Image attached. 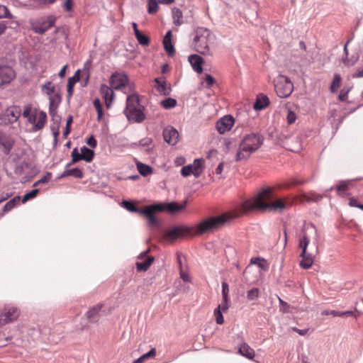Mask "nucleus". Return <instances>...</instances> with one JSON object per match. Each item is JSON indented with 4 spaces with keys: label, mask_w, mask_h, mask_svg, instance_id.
Wrapping results in <instances>:
<instances>
[{
    "label": "nucleus",
    "mask_w": 363,
    "mask_h": 363,
    "mask_svg": "<svg viewBox=\"0 0 363 363\" xmlns=\"http://www.w3.org/2000/svg\"><path fill=\"white\" fill-rule=\"evenodd\" d=\"M274 198L271 188L264 189L255 199L243 201L236 211L225 213L218 216H211L200 222L196 226V234L202 235L216 231L231 220L255 209L281 212L290 205L287 201L281 199L274 201Z\"/></svg>",
    "instance_id": "f257e3e1"
},
{
    "label": "nucleus",
    "mask_w": 363,
    "mask_h": 363,
    "mask_svg": "<svg viewBox=\"0 0 363 363\" xmlns=\"http://www.w3.org/2000/svg\"><path fill=\"white\" fill-rule=\"evenodd\" d=\"M314 238L315 239V254L318 253V231L314 225L311 223H308L305 225L301 233L299 235V247L301 248L302 251L300 255L301 257V261L300 262V267L303 269H309L314 262V257L312 252H308L307 251V247L308 246L310 240L311 238Z\"/></svg>",
    "instance_id": "f03ea898"
},
{
    "label": "nucleus",
    "mask_w": 363,
    "mask_h": 363,
    "mask_svg": "<svg viewBox=\"0 0 363 363\" xmlns=\"http://www.w3.org/2000/svg\"><path fill=\"white\" fill-rule=\"evenodd\" d=\"M262 144V138L259 134L246 135L241 140L235 155V161L247 159L252 153L259 149Z\"/></svg>",
    "instance_id": "7ed1b4c3"
},
{
    "label": "nucleus",
    "mask_w": 363,
    "mask_h": 363,
    "mask_svg": "<svg viewBox=\"0 0 363 363\" xmlns=\"http://www.w3.org/2000/svg\"><path fill=\"white\" fill-rule=\"evenodd\" d=\"M214 40L215 36L208 29L199 28L196 31L193 45L196 52L211 56L213 55L211 46Z\"/></svg>",
    "instance_id": "20e7f679"
},
{
    "label": "nucleus",
    "mask_w": 363,
    "mask_h": 363,
    "mask_svg": "<svg viewBox=\"0 0 363 363\" xmlns=\"http://www.w3.org/2000/svg\"><path fill=\"white\" fill-rule=\"evenodd\" d=\"M122 206L130 212L138 213L145 216L148 220V225L150 226L156 227L157 225L158 222L155 216H154V211L156 209H161V207L159 205H149L143 209H139L133 202L123 201L122 202Z\"/></svg>",
    "instance_id": "39448f33"
},
{
    "label": "nucleus",
    "mask_w": 363,
    "mask_h": 363,
    "mask_svg": "<svg viewBox=\"0 0 363 363\" xmlns=\"http://www.w3.org/2000/svg\"><path fill=\"white\" fill-rule=\"evenodd\" d=\"M22 115L32 125L33 132L38 131L45 126L47 115L44 111L38 113L35 110L33 111L30 106H26Z\"/></svg>",
    "instance_id": "423d86ee"
},
{
    "label": "nucleus",
    "mask_w": 363,
    "mask_h": 363,
    "mask_svg": "<svg viewBox=\"0 0 363 363\" xmlns=\"http://www.w3.org/2000/svg\"><path fill=\"white\" fill-rule=\"evenodd\" d=\"M274 89L277 96L280 98L289 96L293 90L294 85L291 80L284 75H279L274 80Z\"/></svg>",
    "instance_id": "0eeeda50"
},
{
    "label": "nucleus",
    "mask_w": 363,
    "mask_h": 363,
    "mask_svg": "<svg viewBox=\"0 0 363 363\" xmlns=\"http://www.w3.org/2000/svg\"><path fill=\"white\" fill-rule=\"evenodd\" d=\"M21 116V108L18 106L8 108L3 113L0 114V125H6L13 123Z\"/></svg>",
    "instance_id": "6e6552de"
},
{
    "label": "nucleus",
    "mask_w": 363,
    "mask_h": 363,
    "mask_svg": "<svg viewBox=\"0 0 363 363\" xmlns=\"http://www.w3.org/2000/svg\"><path fill=\"white\" fill-rule=\"evenodd\" d=\"M191 232V228L179 225L174 227L164 233V237L169 242H173L179 238L187 235Z\"/></svg>",
    "instance_id": "1a4fd4ad"
},
{
    "label": "nucleus",
    "mask_w": 363,
    "mask_h": 363,
    "mask_svg": "<svg viewBox=\"0 0 363 363\" xmlns=\"http://www.w3.org/2000/svg\"><path fill=\"white\" fill-rule=\"evenodd\" d=\"M20 315L19 310L14 306H6L4 311L0 313V325L9 323L18 318Z\"/></svg>",
    "instance_id": "9d476101"
},
{
    "label": "nucleus",
    "mask_w": 363,
    "mask_h": 363,
    "mask_svg": "<svg viewBox=\"0 0 363 363\" xmlns=\"http://www.w3.org/2000/svg\"><path fill=\"white\" fill-rule=\"evenodd\" d=\"M16 77V72L9 65L0 64V87L10 84Z\"/></svg>",
    "instance_id": "9b49d317"
},
{
    "label": "nucleus",
    "mask_w": 363,
    "mask_h": 363,
    "mask_svg": "<svg viewBox=\"0 0 363 363\" xmlns=\"http://www.w3.org/2000/svg\"><path fill=\"white\" fill-rule=\"evenodd\" d=\"M128 82V77L124 73H113L110 79L111 87L116 90L125 87Z\"/></svg>",
    "instance_id": "f8f14e48"
},
{
    "label": "nucleus",
    "mask_w": 363,
    "mask_h": 363,
    "mask_svg": "<svg viewBox=\"0 0 363 363\" xmlns=\"http://www.w3.org/2000/svg\"><path fill=\"white\" fill-rule=\"evenodd\" d=\"M143 108V106H139L137 108L124 110V113L129 121L141 123L145 118Z\"/></svg>",
    "instance_id": "ddd939ff"
},
{
    "label": "nucleus",
    "mask_w": 363,
    "mask_h": 363,
    "mask_svg": "<svg viewBox=\"0 0 363 363\" xmlns=\"http://www.w3.org/2000/svg\"><path fill=\"white\" fill-rule=\"evenodd\" d=\"M55 21L52 17H49L41 22H35L32 24V30L38 34H43L54 26Z\"/></svg>",
    "instance_id": "4468645a"
},
{
    "label": "nucleus",
    "mask_w": 363,
    "mask_h": 363,
    "mask_svg": "<svg viewBox=\"0 0 363 363\" xmlns=\"http://www.w3.org/2000/svg\"><path fill=\"white\" fill-rule=\"evenodd\" d=\"M233 124V118L230 116H225L218 121L216 128L220 134H224L231 129Z\"/></svg>",
    "instance_id": "2eb2a0df"
},
{
    "label": "nucleus",
    "mask_w": 363,
    "mask_h": 363,
    "mask_svg": "<svg viewBox=\"0 0 363 363\" xmlns=\"http://www.w3.org/2000/svg\"><path fill=\"white\" fill-rule=\"evenodd\" d=\"M155 205H159L161 209H156L154 211V215L158 211H168L171 213H174L184 208L186 206V201L183 204H178L176 202H169L164 203H155Z\"/></svg>",
    "instance_id": "dca6fc26"
},
{
    "label": "nucleus",
    "mask_w": 363,
    "mask_h": 363,
    "mask_svg": "<svg viewBox=\"0 0 363 363\" xmlns=\"http://www.w3.org/2000/svg\"><path fill=\"white\" fill-rule=\"evenodd\" d=\"M179 136L178 131L173 127L168 126L163 130L164 140L170 145H174L178 143Z\"/></svg>",
    "instance_id": "f3484780"
},
{
    "label": "nucleus",
    "mask_w": 363,
    "mask_h": 363,
    "mask_svg": "<svg viewBox=\"0 0 363 363\" xmlns=\"http://www.w3.org/2000/svg\"><path fill=\"white\" fill-rule=\"evenodd\" d=\"M100 93L105 100L107 108H109L114 97L113 88L108 87L106 84H101L100 86Z\"/></svg>",
    "instance_id": "a211bd4d"
},
{
    "label": "nucleus",
    "mask_w": 363,
    "mask_h": 363,
    "mask_svg": "<svg viewBox=\"0 0 363 363\" xmlns=\"http://www.w3.org/2000/svg\"><path fill=\"white\" fill-rule=\"evenodd\" d=\"M102 306V304H98L91 308L86 312V318L89 322L95 323L98 321L99 318L103 315L101 311Z\"/></svg>",
    "instance_id": "6ab92c4d"
},
{
    "label": "nucleus",
    "mask_w": 363,
    "mask_h": 363,
    "mask_svg": "<svg viewBox=\"0 0 363 363\" xmlns=\"http://www.w3.org/2000/svg\"><path fill=\"white\" fill-rule=\"evenodd\" d=\"M155 82L157 84L155 88L160 95L167 96L171 93V86L167 84L166 80L162 78L155 79Z\"/></svg>",
    "instance_id": "aec40b11"
},
{
    "label": "nucleus",
    "mask_w": 363,
    "mask_h": 363,
    "mask_svg": "<svg viewBox=\"0 0 363 363\" xmlns=\"http://www.w3.org/2000/svg\"><path fill=\"white\" fill-rule=\"evenodd\" d=\"M13 145V140L11 138L4 135L0 130V148L2 149L4 153L9 154Z\"/></svg>",
    "instance_id": "412c9836"
},
{
    "label": "nucleus",
    "mask_w": 363,
    "mask_h": 363,
    "mask_svg": "<svg viewBox=\"0 0 363 363\" xmlns=\"http://www.w3.org/2000/svg\"><path fill=\"white\" fill-rule=\"evenodd\" d=\"M189 62L193 67V69L197 73H201L203 71L202 64L203 58L198 55H191L189 57Z\"/></svg>",
    "instance_id": "4be33fe9"
},
{
    "label": "nucleus",
    "mask_w": 363,
    "mask_h": 363,
    "mask_svg": "<svg viewBox=\"0 0 363 363\" xmlns=\"http://www.w3.org/2000/svg\"><path fill=\"white\" fill-rule=\"evenodd\" d=\"M79 72H80V70L78 69L72 77H71L68 79V82H67V100H68V101H69V100L73 94L74 84L77 82L79 81V79H80Z\"/></svg>",
    "instance_id": "5701e85b"
},
{
    "label": "nucleus",
    "mask_w": 363,
    "mask_h": 363,
    "mask_svg": "<svg viewBox=\"0 0 363 363\" xmlns=\"http://www.w3.org/2000/svg\"><path fill=\"white\" fill-rule=\"evenodd\" d=\"M191 166L194 170V176L196 178H198L203 172L204 167V160L202 158L195 159L193 164H191Z\"/></svg>",
    "instance_id": "b1692460"
},
{
    "label": "nucleus",
    "mask_w": 363,
    "mask_h": 363,
    "mask_svg": "<svg viewBox=\"0 0 363 363\" xmlns=\"http://www.w3.org/2000/svg\"><path fill=\"white\" fill-rule=\"evenodd\" d=\"M139 106H140L138 96L137 94H133L128 96V97L126 99V106H125V110L137 108Z\"/></svg>",
    "instance_id": "393cba45"
},
{
    "label": "nucleus",
    "mask_w": 363,
    "mask_h": 363,
    "mask_svg": "<svg viewBox=\"0 0 363 363\" xmlns=\"http://www.w3.org/2000/svg\"><path fill=\"white\" fill-rule=\"evenodd\" d=\"M239 353L242 356L252 359L254 357V350L246 343H242L239 347Z\"/></svg>",
    "instance_id": "a878e982"
},
{
    "label": "nucleus",
    "mask_w": 363,
    "mask_h": 363,
    "mask_svg": "<svg viewBox=\"0 0 363 363\" xmlns=\"http://www.w3.org/2000/svg\"><path fill=\"white\" fill-rule=\"evenodd\" d=\"M154 261L153 257H148L143 262H136V269L138 272H146Z\"/></svg>",
    "instance_id": "bb28decb"
},
{
    "label": "nucleus",
    "mask_w": 363,
    "mask_h": 363,
    "mask_svg": "<svg viewBox=\"0 0 363 363\" xmlns=\"http://www.w3.org/2000/svg\"><path fill=\"white\" fill-rule=\"evenodd\" d=\"M74 177L75 178H82L83 172L79 168L66 169L60 176V178L65 177Z\"/></svg>",
    "instance_id": "cd10ccee"
},
{
    "label": "nucleus",
    "mask_w": 363,
    "mask_h": 363,
    "mask_svg": "<svg viewBox=\"0 0 363 363\" xmlns=\"http://www.w3.org/2000/svg\"><path fill=\"white\" fill-rule=\"evenodd\" d=\"M269 99L264 95L258 96L256 102L254 104V108L256 110L264 109L269 104Z\"/></svg>",
    "instance_id": "c85d7f7f"
},
{
    "label": "nucleus",
    "mask_w": 363,
    "mask_h": 363,
    "mask_svg": "<svg viewBox=\"0 0 363 363\" xmlns=\"http://www.w3.org/2000/svg\"><path fill=\"white\" fill-rule=\"evenodd\" d=\"M81 154L82 160H84L86 162H90L94 157V152L86 146L81 147Z\"/></svg>",
    "instance_id": "c756f323"
},
{
    "label": "nucleus",
    "mask_w": 363,
    "mask_h": 363,
    "mask_svg": "<svg viewBox=\"0 0 363 363\" xmlns=\"http://www.w3.org/2000/svg\"><path fill=\"white\" fill-rule=\"evenodd\" d=\"M358 179H359L340 181L339 184L336 186L335 189L338 192L344 193L353 181H356Z\"/></svg>",
    "instance_id": "7c9ffc66"
},
{
    "label": "nucleus",
    "mask_w": 363,
    "mask_h": 363,
    "mask_svg": "<svg viewBox=\"0 0 363 363\" xmlns=\"http://www.w3.org/2000/svg\"><path fill=\"white\" fill-rule=\"evenodd\" d=\"M341 76L340 74H335L333 80L330 85V91L333 93L337 91L341 84Z\"/></svg>",
    "instance_id": "2f4dec72"
},
{
    "label": "nucleus",
    "mask_w": 363,
    "mask_h": 363,
    "mask_svg": "<svg viewBox=\"0 0 363 363\" xmlns=\"http://www.w3.org/2000/svg\"><path fill=\"white\" fill-rule=\"evenodd\" d=\"M137 168L139 173L143 176H147L149 174L152 172V169L150 166L145 164L142 162H138L137 164Z\"/></svg>",
    "instance_id": "473e14b6"
},
{
    "label": "nucleus",
    "mask_w": 363,
    "mask_h": 363,
    "mask_svg": "<svg viewBox=\"0 0 363 363\" xmlns=\"http://www.w3.org/2000/svg\"><path fill=\"white\" fill-rule=\"evenodd\" d=\"M50 104H49V112H52V108H57L58 103L61 100V97L59 94H56L55 96H50L49 97Z\"/></svg>",
    "instance_id": "72a5a7b5"
},
{
    "label": "nucleus",
    "mask_w": 363,
    "mask_h": 363,
    "mask_svg": "<svg viewBox=\"0 0 363 363\" xmlns=\"http://www.w3.org/2000/svg\"><path fill=\"white\" fill-rule=\"evenodd\" d=\"M161 106L165 109H170L176 106L177 101L172 98H167L160 102Z\"/></svg>",
    "instance_id": "f704fd0d"
},
{
    "label": "nucleus",
    "mask_w": 363,
    "mask_h": 363,
    "mask_svg": "<svg viewBox=\"0 0 363 363\" xmlns=\"http://www.w3.org/2000/svg\"><path fill=\"white\" fill-rule=\"evenodd\" d=\"M56 109L57 108H52V112H50V114L52 117H55L56 118V121H57V128H56L55 130L54 129H52L53 135H54L55 141H57V137H58V135L60 134L59 128H60V117L58 115L56 114Z\"/></svg>",
    "instance_id": "c9c22d12"
},
{
    "label": "nucleus",
    "mask_w": 363,
    "mask_h": 363,
    "mask_svg": "<svg viewBox=\"0 0 363 363\" xmlns=\"http://www.w3.org/2000/svg\"><path fill=\"white\" fill-rule=\"evenodd\" d=\"M164 48L166 50L167 55L170 57L173 56L175 53L174 47L172 43V40H163Z\"/></svg>",
    "instance_id": "e433bc0d"
},
{
    "label": "nucleus",
    "mask_w": 363,
    "mask_h": 363,
    "mask_svg": "<svg viewBox=\"0 0 363 363\" xmlns=\"http://www.w3.org/2000/svg\"><path fill=\"white\" fill-rule=\"evenodd\" d=\"M135 38L141 45L147 46L150 44V39L148 37L143 35L140 32H137Z\"/></svg>",
    "instance_id": "4c0bfd02"
},
{
    "label": "nucleus",
    "mask_w": 363,
    "mask_h": 363,
    "mask_svg": "<svg viewBox=\"0 0 363 363\" xmlns=\"http://www.w3.org/2000/svg\"><path fill=\"white\" fill-rule=\"evenodd\" d=\"M259 291L257 288H252L249 290L247 294V298L248 301L257 300L259 297Z\"/></svg>",
    "instance_id": "58836bf2"
},
{
    "label": "nucleus",
    "mask_w": 363,
    "mask_h": 363,
    "mask_svg": "<svg viewBox=\"0 0 363 363\" xmlns=\"http://www.w3.org/2000/svg\"><path fill=\"white\" fill-rule=\"evenodd\" d=\"M42 91L50 97L55 91V86L52 85L51 82H48L46 84L43 85Z\"/></svg>",
    "instance_id": "ea45409f"
},
{
    "label": "nucleus",
    "mask_w": 363,
    "mask_h": 363,
    "mask_svg": "<svg viewBox=\"0 0 363 363\" xmlns=\"http://www.w3.org/2000/svg\"><path fill=\"white\" fill-rule=\"evenodd\" d=\"M225 253L228 259H233L236 255V250L233 246L228 245L225 246Z\"/></svg>",
    "instance_id": "a19ab883"
},
{
    "label": "nucleus",
    "mask_w": 363,
    "mask_h": 363,
    "mask_svg": "<svg viewBox=\"0 0 363 363\" xmlns=\"http://www.w3.org/2000/svg\"><path fill=\"white\" fill-rule=\"evenodd\" d=\"M158 0H148V13L153 14L157 12L158 9Z\"/></svg>",
    "instance_id": "79ce46f5"
},
{
    "label": "nucleus",
    "mask_w": 363,
    "mask_h": 363,
    "mask_svg": "<svg viewBox=\"0 0 363 363\" xmlns=\"http://www.w3.org/2000/svg\"><path fill=\"white\" fill-rule=\"evenodd\" d=\"M38 192H39V189H35L26 193L22 199V203H25L26 201H29L30 199L35 198L37 196Z\"/></svg>",
    "instance_id": "37998d69"
},
{
    "label": "nucleus",
    "mask_w": 363,
    "mask_h": 363,
    "mask_svg": "<svg viewBox=\"0 0 363 363\" xmlns=\"http://www.w3.org/2000/svg\"><path fill=\"white\" fill-rule=\"evenodd\" d=\"M13 16L6 6L0 4V18H12Z\"/></svg>",
    "instance_id": "c03bdc74"
},
{
    "label": "nucleus",
    "mask_w": 363,
    "mask_h": 363,
    "mask_svg": "<svg viewBox=\"0 0 363 363\" xmlns=\"http://www.w3.org/2000/svg\"><path fill=\"white\" fill-rule=\"evenodd\" d=\"M174 23L177 26H180L182 23L181 19L182 18V13L179 9H177L173 12Z\"/></svg>",
    "instance_id": "a18cd8bd"
},
{
    "label": "nucleus",
    "mask_w": 363,
    "mask_h": 363,
    "mask_svg": "<svg viewBox=\"0 0 363 363\" xmlns=\"http://www.w3.org/2000/svg\"><path fill=\"white\" fill-rule=\"evenodd\" d=\"M51 177H52V174L50 172H47L45 175H44L40 179L36 181L33 184V186H36L40 184L47 183L50 180Z\"/></svg>",
    "instance_id": "49530a36"
},
{
    "label": "nucleus",
    "mask_w": 363,
    "mask_h": 363,
    "mask_svg": "<svg viewBox=\"0 0 363 363\" xmlns=\"http://www.w3.org/2000/svg\"><path fill=\"white\" fill-rule=\"evenodd\" d=\"M94 106L97 112L98 119H100L102 117L103 111H102V106L101 104V101L99 99H95L94 100Z\"/></svg>",
    "instance_id": "de8ad7c7"
},
{
    "label": "nucleus",
    "mask_w": 363,
    "mask_h": 363,
    "mask_svg": "<svg viewBox=\"0 0 363 363\" xmlns=\"http://www.w3.org/2000/svg\"><path fill=\"white\" fill-rule=\"evenodd\" d=\"M178 262L180 265V278L185 282H190L191 279L189 276V274L183 271L182 266V260L181 258L178 257Z\"/></svg>",
    "instance_id": "09e8293b"
},
{
    "label": "nucleus",
    "mask_w": 363,
    "mask_h": 363,
    "mask_svg": "<svg viewBox=\"0 0 363 363\" xmlns=\"http://www.w3.org/2000/svg\"><path fill=\"white\" fill-rule=\"evenodd\" d=\"M181 174L184 177H189L191 174L194 175V170L191 164L184 166L181 169Z\"/></svg>",
    "instance_id": "8fccbe9b"
},
{
    "label": "nucleus",
    "mask_w": 363,
    "mask_h": 363,
    "mask_svg": "<svg viewBox=\"0 0 363 363\" xmlns=\"http://www.w3.org/2000/svg\"><path fill=\"white\" fill-rule=\"evenodd\" d=\"M358 59V56H352L350 59H349L347 57H345V58H343L342 62L346 66L349 67L354 65L357 62Z\"/></svg>",
    "instance_id": "3c124183"
},
{
    "label": "nucleus",
    "mask_w": 363,
    "mask_h": 363,
    "mask_svg": "<svg viewBox=\"0 0 363 363\" xmlns=\"http://www.w3.org/2000/svg\"><path fill=\"white\" fill-rule=\"evenodd\" d=\"M214 315L216 316V321L217 324L221 325L223 323V316L222 312L220 311V308L215 309Z\"/></svg>",
    "instance_id": "603ef678"
},
{
    "label": "nucleus",
    "mask_w": 363,
    "mask_h": 363,
    "mask_svg": "<svg viewBox=\"0 0 363 363\" xmlns=\"http://www.w3.org/2000/svg\"><path fill=\"white\" fill-rule=\"evenodd\" d=\"M72 163H76L77 162L82 160V154L78 152L77 148H74L72 152Z\"/></svg>",
    "instance_id": "864d4df0"
},
{
    "label": "nucleus",
    "mask_w": 363,
    "mask_h": 363,
    "mask_svg": "<svg viewBox=\"0 0 363 363\" xmlns=\"http://www.w3.org/2000/svg\"><path fill=\"white\" fill-rule=\"evenodd\" d=\"M296 120V114L292 111L289 110L286 116V121L289 124H293Z\"/></svg>",
    "instance_id": "5fc2aeb1"
},
{
    "label": "nucleus",
    "mask_w": 363,
    "mask_h": 363,
    "mask_svg": "<svg viewBox=\"0 0 363 363\" xmlns=\"http://www.w3.org/2000/svg\"><path fill=\"white\" fill-rule=\"evenodd\" d=\"M229 287L225 282L222 283V296L223 299L228 298Z\"/></svg>",
    "instance_id": "6e6d98bb"
},
{
    "label": "nucleus",
    "mask_w": 363,
    "mask_h": 363,
    "mask_svg": "<svg viewBox=\"0 0 363 363\" xmlns=\"http://www.w3.org/2000/svg\"><path fill=\"white\" fill-rule=\"evenodd\" d=\"M279 303H280V311H281L284 313L289 312V304L286 302L284 301L279 297Z\"/></svg>",
    "instance_id": "4d7b16f0"
},
{
    "label": "nucleus",
    "mask_w": 363,
    "mask_h": 363,
    "mask_svg": "<svg viewBox=\"0 0 363 363\" xmlns=\"http://www.w3.org/2000/svg\"><path fill=\"white\" fill-rule=\"evenodd\" d=\"M152 140L150 138H145L141 139L138 142V145L141 147L149 146L152 143Z\"/></svg>",
    "instance_id": "13d9d810"
},
{
    "label": "nucleus",
    "mask_w": 363,
    "mask_h": 363,
    "mask_svg": "<svg viewBox=\"0 0 363 363\" xmlns=\"http://www.w3.org/2000/svg\"><path fill=\"white\" fill-rule=\"evenodd\" d=\"M206 87L212 86L215 82L213 77L210 74H206L204 79Z\"/></svg>",
    "instance_id": "bf43d9fd"
},
{
    "label": "nucleus",
    "mask_w": 363,
    "mask_h": 363,
    "mask_svg": "<svg viewBox=\"0 0 363 363\" xmlns=\"http://www.w3.org/2000/svg\"><path fill=\"white\" fill-rule=\"evenodd\" d=\"M13 208H15V206H14V203H13V201H11V200L9 201H8L4 206V208H3V211L4 213H7L9 211H10L11 209H13Z\"/></svg>",
    "instance_id": "052dcab7"
},
{
    "label": "nucleus",
    "mask_w": 363,
    "mask_h": 363,
    "mask_svg": "<svg viewBox=\"0 0 363 363\" xmlns=\"http://www.w3.org/2000/svg\"><path fill=\"white\" fill-rule=\"evenodd\" d=\"M217 308H220V311H226L228 309V298L223 299L222 303L218 305Z\"/></svg>",
    "instance_id": "680f3d73"
},
{
    "label": "nucleus",
    "mask_w": 363,
    "mask_h": 363,
    "mask_svg": "<svg viewBox=\"0 0 363 363\" xmlns=\"http://www.w3.org/2000/svg\"><path fill=\"white\" fill-rule=\"evenodd\" d=\"M86 143L89 146H90L92 148H95L97 145L96 140L95 139V138L93 135H91L88 138Z\"/></svg>",
    "instance_id": "e2e57ef3"
},
{
    "label": "nucleus",
    "mask_w": 363,
    "mask_h": 363,
    "mask_svg": "<svg viewBox=\"0 0 363 363\" xmlns=\"http://www.w3.org/2000/svg\"><path fill=\"white\" fill-rule=\"evenodd\" d=\"M322 315H331L334 317L340 316V311H324L322 312Z\"/></svg>",
    "instance_id": "0e129e2a"
},
{
    "label": "nucleus",
    "mask_w": 363,
    "mask_h": 363,
    "mask_svg": "<svg viewBox=\"0 0 363 363\" xmlns=\"http://www.w3.org/2000/svg\"><path fill=\"white\" fill-rule=\"evenodd\" d=\"M156 355V350L155 348H152L149 352L143 354V357L145 359H148L150 357H154Z\"/></svg>",
    "instance_id": "69168bd1"
},
{
    "label": "nucleus",
    "mask_w": 363,
    "mask_h": 363,
    "mask_svg": "<svg viewBox=\"0 0 363 363\" xmlns=\"http://www.w3.org/2000/svg\"><path fill=\"white\" fill-rule=\"evenodd\" d=\"M64 9L67 11H69L72 8V0H66L63 4Z\"/></svg>",
    "instance_id": "338daca9"
},
{
    "label": "nucleus",
    "mask_w": 363,
    "mask_h": 363,
    "mask_svg": "<svg viewBox=\"0 0 363 363\" xmlns=\"http://www.w3.org/2000/svg\"><path fill=\"white\" fill-rule=\"evenodd\" d=\"M348 90L347 91H345V90H341L340 93V95H339V99L340 101H345L347 100V95H348Z\"/></svg>",
    "instance_id": "774afa93"
}]
</instances>
